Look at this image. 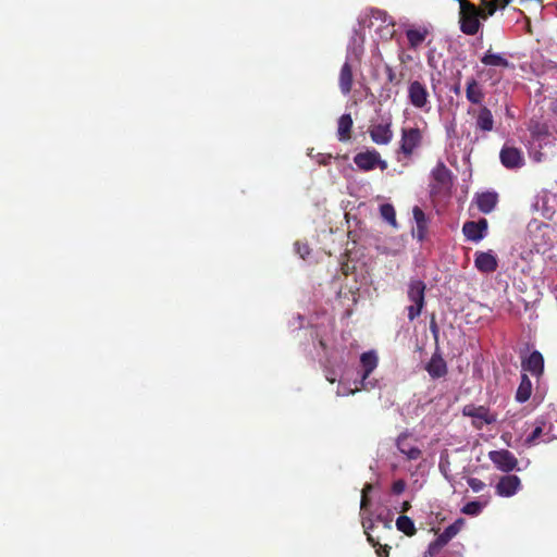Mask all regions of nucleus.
Wrapping results in <instances>:
<instances>
[{
    "instance_id": "obj_1",
    "label": "nucleus",
    "mask_w": 557,
    "mask_h": 557,
    "mask_svg": "<svg viewBox=\"0 0 557 557\" xmlns=\"http://www.w3.org/2000/svg\"><path fill=\"white\" fill-rule=\"evenodd\" d=\"M459 2V24L460 30L469 36L478 34L482 24L480 18L486 20L492 16L496 7L493 3H483V8H478L468 0H457Z\"/></svg>"
},
{
    "instance_id": "obj_2",
    "label": "nucleus",
    "mask_w": 557,
    "mask_h": 557,
    "mask_svg": "<svg viewBox=\"0 0 557 557\" xmlns=\"http://www.w3.org/2000/svg\"><path fill=\"white\" fill-rule=\"evenodd\" d=\"M362 44L363 39L361 37H354L351 39V46L348 48L347 60L343 64L338 77V85L343 95H348L352 88V70L349 63V58L350 55H355L358 59L361 55L363 51Z\"/></svg>"
},
{
    "instance_id": "obj_3",
    "label": "nucleus",
    "mask_w": 557,
    "mask_h": 557,
    "mask_svg": "<svg viewBox=\"0 0 557 557\" xmlns=\"http://www.w3.org/2000/svg\"><path fill=\"white\" fill-rule=\"evenodd\" d=\"M425 288L426 286L421 280H411L408 285L407 296L411 305L407 307V311L410 321H413L421 314L425 305Z\"/></svg>"
},
{
    "instance_id": "obj_4",
    "label": "nucleus",
    "mask_w": 557,
    "mask_h": 557,
    "mask_svg": "<svg viewBox=\"0 0 557 557\" xmlns=\"http://www.w3.org/2000/svg\"><path fill=\"white\" fill-rule=\"evenodd\" d=\"M409 103L419 110L429 112L431 110L430 94L426 86L420 81H412L408 85Z\"/></svg>"
},
{
    "instance_id": "obj_5",
    "label": "nucleus",
    "mask_w": 557,
    "mask_h": 557,
    "mask_svg": "<svg viewBox=\"0 0 557 557\" xmlns=\"http://www.w3.org/2000/svg\"><path fill=\"white\" fill-rule=\"evenodd\" d=\"M354 162L359 170L364 172L372 171L375 168H380L382 171L387 169V162L382 160L380 153L374 149L357 153L354 157Z\"/></svg>"
},
{
    "instance_id": "obj_6",
    "label": "nucleus",
    "mask_w": 557,
    "mask_h": 557,
    "mask_svg": "<svg viewBox=\"0 0 557 557\" xmlns=\"http://www.w3.org/2000/svg\"><path fill=\"white\" fill-rule=\"evenodd\" d=\"M396 447L408 460H418L422 457L418 440L411 434L403 433L396 438Z\"/></svg>"
},
{
    "instance_id": "obj_7",
    "label": "nucleus",
    "mask_w": 557,
    "mask_h": 557,
    "mask_svg": "<svg viewBox=\"0 0 557 557\" xmlns=\"http://www.w3.org/2000/svg\"><path fill=\"white\" fill-rule=\"evenodd\" d=\"M488 458L503 472H510L518 466L517 458L507 449L492 450L488 453Z\"/></svg>"
},
{
    "instance_id": "obj_8",
    "label": "nucleus",
    "mask_w": 557,
    "mask_h": 557,
    "mask_svg": "<svg viewBox=\"0 0 557 557\" xmlns=\"http://www.w3.org/2000/svg\"><path fill=\"white\" fill-rule=\"evenodd\" d=\"M465 416L471 417L476 428H482L484 424H491L496 421L495 414H493L484 406H466L462 410Z\"/></svg>"
},
{
    "instance_id": "obj_9",
    "label": "nucleus",
    "mask_w": 557,
    "mask_h": 557,
    "mask_svg": "<svg viewBox=\"0 0 557 557\" xmlns=\"http://www.w3.org/2000/svg\"><path fill=\"white\" fill-rule=\"evenodd\" d=\"M433 183L431 185L432 193H441L447 190L450 186V172L444 163L440 162L431 172Z\"/></svg>"
},
{
    "instance_id": "obj_10",
    "label": "nucleus",
    "mask_w": 557,
    "mask_h": 557,
    "mask_svg": "<svg viewBox=\"0 0 557 557\" xmlns=\"http://www.w3.org/2000/svg\"><path fill=\"white\" fill-rule=\"evenodd\" d=\"M422 134L419 128H403L400 139L401 152L406 156H410L413 152V150L420 146Z\"/></svg>"
},
{
    "instance_id": "obj_11",
    "label": "nucleus",
    "mask_w": 557,
    "mask_h": 557,
    "mask_svg": "<svg viewBox=\"0 0 557 557\" xmlns=\"http://www.w3.org/2000/svg\"><path fill=\"white\" fill-rule=\"evenodd\" d=\"M502 164L510 170L520 169L524 165V157L520 149L504 146L499 153Z\"/></svg>"
},
{
    "instance_id": "obj_12",
    "label": "nucleus",
    "mask_w": 557,
    "mask_h": 557,
    "mask_svg": "<svg viewBox=\"0 0 557 557\" xmlns=\"http://www.w3.org/2000/svg\"><path fill=\"white\" fill-rule=\"evenodd\" d=\"M474 267L481 273H492L498 267L497 256L492 251H476L474 255Z\"/></svg>"
},
{
    "instance_id": "obj_13",
    "label": "nucleus",
    "mask_w": 557,
    "mask_h": 557,
    "mask_svg": "<svg viewBox=\"0 0 557 557\" xmlns=\"http://www.w3.org/2000/svg\"><path fill=\"white\" fill-rule=\"evenodd\" d=\"M462 233L468 240L479 243L487 234V221L485 219H481L478 222H466L462 226Z\"/></svg>"
},
{
    "instance_id": "obj_14",
    "label": "nucleus",
    "mask_w": 557,
    "mask_h": 557,
    "mask_svg": "<svg viewBox=\"0 0 557 557\" xmlns=\"http://www.w3.org/2000/svg\"><path fill=\"white\" fill-rule=\"evenodd\" d=\"M391 121H383L381 123L374 124L370 127L369 134L373 143L376 145H387L393 139V131H392Z\"/></svg>"
},
{
    "instance_id": "obj_15",
    "label": "nucleus",
    "mask_w": 557,
    "mask_h": 557,
    "mask_svg": "<svg viewBox=\"0 0 557 557\" xmlns=\"http://www.w3.org/2000/svg\"><path fill=\"white\" fill-rule=\"evenodd\" d=\"M495 488L497 495L502 497H511L521 488V481L517 475H505L500 478Z\"/></svg>"
},
{
    "instance_id": "obj_16",
    "label": "nucleus",
    "mask_w": 557,
    "mask_h": 557,
    "mask_svg": "<svg viewBox=\"0 0 557 557\" xmlns=\"http://www.w3.org/2000/svg\"><path fill=\"white\" fill-rule=\"evenodd\" d=\"M430 28L425 25L410 26L405 30L409 47L418 49L430 35Z\"/></svg>"
},
{
    "instance_id": "obj_17",
    "label": "nucleus",
    "mask_w": 557,
    "mask_h": 557,
    "mask_svg": "<svg viewBox=\"0 0 557 557\" xmlns=\"http://www.w3.org/2000/svg\"><path fill=\"white\" fill-rule=\"evenodd\" d=\"M360 363L362 367L361 382L364 388L368 387L367 379L377 367L379 358L374 350L363 352L360 357Z\"/></svg>"
},
{
    "instance_id": "obj_18",
    "label": "nucleus",
    "mask_w": 557,
    "mask_h": 557,
    "mask_svg": "<svg viewBox=\"0 0 557 557\" xmlns=\"http://www.w3.org/2000/svg\"><path fill=\"white\" fill-rule=\"evenodd\" d=\"M425 370L432 379H440L447 374V364L441 354L436 351L425 364Z\"/></svg>"
},
{
    "instance_id": "obj_19",
    "label": "nucleus",
    "mask_w": 557,
    "mask_h": 557,
    "mask_svg": "<svg viewBox=\"0 0 557 557\" xmlns=\"http://www.w3.org/2000/svg\"><path fill=\"white\" fill-rule=\"evenodd\" d=\"M522 369L536 376L542 374L544 369L543 356L539 351L531 352L527 360L522 362Z\"/></svg>"
},
{
    "instance_id": "obj_20",
    "label": "nucleus",
    "mask_w": 557,
    "mask_h": 557,
    "mask_svg": "<svg viewBox=\"0 0 557 557\" xmlns=\"http://www.w3.org/2000/svg\"><path fill=\"white\" fill-rule=\"evenodd\" d=\"M545 423L543 420H536L535 426L531 434L525 438V445L527 446H534L539 444L540 442H549L550 437L545 436L544 434Z\"/></svg>"
},
{
    "instance_id": "obj_21",
    "label": "nucleus",
    "mask_w": 557,
    "mask_h": 557,
    "mask_svg": "<svg viewBox=\"0 0 557 557\" xmlns=\"http://www.w3.org/2000/svg\"><path fill=\"white\" fill-rule=\"evenodd\" d=\"M466 97L467 99L474 104H479L484 99V92L482 90V87L474 78H470L467 82V89H466Z\"/></svg>"
},
{
    "instance_id": "obj_22",
    "label": "nucleus",
    "mask_w": 557,
    "mask_h": 557,
    "mask_svg": "<svg viewBox=\"0 0 557 557\" xmlns=\"http://www.w3.org/2000/svg\"><path fill=\"white\" fill-rule=\"evenodd\" d=\"M413 219L417 225L413 234L418 237L419 240H422L425 236L428 221L423 210L419 207H413L412 209Z\"/></svg>"
},
{
    "instance_id": "obj_23",
    "label": "nucleus",
    "mask_w": 557,
    "mask_h": 557,
    "mask_svg": "<svg viewBox=\"0 0 557 557\" xmlns=\"http://www.w3.org/2000/svg\"><path fill=\"white\" fill-rule=\"evenodd\" d=\"M497 195L495 193H483L476 196V205L481 212L490 213L496 206Z\"/></svg>"
},
{
    "instance_id": "obj_24",
    "label": "nucleus",
    "mask_w": 557,
    "mask_h": 557,
    "mask_svg": "<svg viewBox=\"0 0 557 557\" xmlns=\"http://www.w3.org/2000/svg\"><path fill=\"white\" fill-rule=\"evenodd\" d=\"M494 119L492 112L486 107H482L478 111L476 115V127L483 132H490L493 129Z\"/></svg>"
},
{
    "instance_id": "obj_25",
    "label": "nucleus",
    "mask_w": 557,
    "mask_h": 557,
    "mask_svg": "<svg viewBox=\"0 0 557 557\" xmlns=\"http://www.w3.org/2000/svg\"><path fill=\"white\" fill-rule=\"evenodd\" d=\"M352 127V119L350 114H343L338 119L337 136L341 141H346L350 138V131Z\"/></svg>"
},
{
    "instance_id": "obj_26",
    "label": "nucleus",
    "mask_w": 557,
    "mask_h": 557,
    "mask_svg": "<svg viewBox=\"0 0 557 557\" xmlns=\"http://www.w3.org/2000/svg\"><path fill=\"white\" fill-rule=\"evenodd\" d=\"M532 393V383L527 374L521 375V381L516 393V399L519 403L527 401Z\"/></svg>"
},
{
    "instance_id": "obj_27",
    "label": "nucleus",
    "mask_w": 557,
    "mask_h": 557,
    "mask_svg": "<svg viewBox=\"0 0 557 557\" xmlns=\"http://www.w3.org/2000/svg\"><path fill=\"white\" fill-rule=\"evenodd\" d=\"M529 129L532 138L540 143L545 141L549 136L547 125L540 122H532Z\"/></svg>"
},
{
    "instance_id": "obj_28",
    "label": "nucleus",
    "mask_w": 557,
    "mask_h": 557,
    "mask_svg": "<svg viewBox=\"0 0 557 557\" xmlns=\"http://www.w3.org/2000/svg\"><path fill=\"white\" fill-rule=\"evenodd\" d=\"M396 528L408 536H412L417 531L413 521L407 516H399L397 518Z\"/></svg>"
},
{
    "instance_id": "obj_29",
    "label": "nucleus",
    "mask_w": 557,
    "mask_h": 557,
    "mask_svg": "<svg viewBox=\"0 0 557 557\" xmlns=\"http://www.w3.org/2000/svg\"><path fill=\"white\" fill-rule=\"evenodd\" d=\"M482 63L488 66H507L508 61L498 53L487 51L481 59Z\"/></svg>"
},
{
    "instance_id": "obj_30",
    "label": "nucleus",
    "mask_w": 557,
    "mask_h": 557,
    "mask_svg": "<svg viewBox=\"0 0 557 557\" xmlns=\"http://www.w3.org/2000/svg\"><path fill=\"white\" fill-rule=\"evenodd\" d=\"M363 528L366 529V534H367V539L368 541L371 543V545L373 547H375V553L377 555V557H388V554H389V546L388 545H380L377 541H375L373 539V536L369 533V527L366 525V523H363Z\"/></svg>"
},
{
    "instance_id": "obj_31",
    "label": "nucleus",
    "mask_w": 557,
    "mask_h": 557,
    "mask_svg": "<svg viewBox=\"0 0 557 557\" xmlns=\"http://www.w3.org/2000/svg\"><path fill=\"white\" fill-rule=\"evenodd\" d=\"M381 216L391 225L396 226V212L392 205L384 203L380 207Z\"/></svg>"
},
{
    "instance_id": "obj_32",
    "label": "nucleus",
    "mask_w": 557,
    "mask_h": 557,
    "mask_svg": "<svg viewBox=\"0 0 557 557\" xmlns=\"http://www.w3.org/2000/svg\"><path fill=\"white\" fill-rule=\"evenodd\" d=\"M462 524H463L462 520H458L455 523L450 524L449 527H447L445 529V531L442 534V537L445 541H449L450 539H453L460 531Z\"/></svg>"
},
{
    "instance_id": "obj_33",
    "label": "nucleus",
    "mask_w": 557,
    "mask_h": 557,
    "mask_svg": "<svg viewBox=\"0 0 557 557\" xmlns=\"http://www.w3.org/2000/svg\"><path fill=\"white\" fill-rule=\"evenodd\" d=\"M483 509V505L479 502H470L462 508V512L470 516L479 515Z\"/></svg>"
},
{
    "instance_id": "obj_34",
    "label": "nucleus",
    "mask_w": 557,
    "mask_h": 557,
    "mask_svg": "<svg viewBox=\"0 0 557 557\" xmlns=\"http://www.w3.org/2000/svg\"><path fill=\"white\" fill-rule=\"evenodd\" d=\"M372 20L392 24L391 17L385 12H383L381 10H371V22H370L369 26H373Z\"/></svg>"
},
{
    "instance_id": "obj_35",
    "label": "nucleus",
    "mask_w": 557,
    "mask_h": 557,
    "mask_svg": "<svg viewBox=\"0 0 557 557\" xmlns=\"http://www.w3.org/2000/svg\"><path fill=\"white\" fill-rule=\"evenodd\" d=\"M467 483L474 493H479L485 488V483L478 478H469Z\"/></svg>"
},
{
    "instance_id": "obj_36",
    "label": "nucleus",
    "mask_w": 557,
    "mask_h": 557,
    "mask_svg": "<svg viewBox=\"0 0 557 557\" xmlns=\"http://www.w3.org/2000/svg\"><path fill=\"white\" fill-rule=\"evenodd\" d=\"M406 488V482L404 480H397L392 485V492L396 495L401 494Z\"/></svg>"
},
{
    "instance_id": "obj_37",
    "label": "nucleus",
    "mask_w": 557,
    "mask_h": 557,
    "mask_svg": "<svg viewBox=\"0 0 557 557\" xmlns=\"http://www.w3.org/2000/svg\"><path fill=\"white\" fill-rule=\"evenodd\" d=\"M371 490H372V485L371 484H366L364 487L362 488L361 503H360L361 509H364L367 507V504H368V493Z\"/></svg>"
},
{
    "instance_id": "obj_38",
    "label": "nucleus",
    "mask_w": 557,
    "mask_h": 557,
    "mask_svg": "<svg viewBox=\"0 0 557 557\" xmlns=\"http://www.w3.org/2000/svg\"><path fill=\"white\" fill-rule=\"evenodd\" d=\"M295 248H296L297 253H298L302 259H305V258H306V256H308V255H309V252H310L309 247H308V245H306V244L296 243V244H295Z\"/></svg>"
},
{
    "instance_id": "obj_39",
    "label": "nucleus",
    "mask_w": 557,
    "mask_h": 557,
    "mask_svg": "<svg viewBox=\"0 0 557 557\" xmlns=\"http://www.w3.org/2000/svg\"><path fill=\"white\" fill-rule=\"evenodd\" d=\"M509 2H510V0H493V1H490L488 3H493L497 9V8H505Z\"/></svg>"
},
{
    "instance_id": "obj_40",
    "label": "nucleus",
    "mask_w": 557,
    "mask_h": 557,
    "mask_svg": "<svg viewBox=\"0 0 557 557\" xmlns=\"http://www.w3.org/2000/svg\"><path fill=\"white\" fill-rule=\"evenodd\" d=\"M410 509V503L409 502H404L400 506V511L401 512H406Z\"/></svg>"
},
{
    "instance_id": "obj_41",
    "label": "nucleus",
    "mask_w": 557,
    "mask_h": 557,
    "mask_svg": "<svg viewBox=\"0 0 557 557\" xmlns=\"http://www.w3.org/2000/svg\"><path fill=\"white\" fill-rule=\"evenodd\" d=\"M387 71H388V79L392 82L394 79V73L391 67H388Z\"/></svg>"
},
{
    "instance_id": "obj_42",
    "label": "nucleus",
    "mask_w": 557,
    "mask_h": 557,
    "mask_svg": "<svg viewBox=\"0 0 557 557\" xmlns=\"http://www.w3.org/2000/svg\"><path fill=\"white\" fill-rule=\"evenodd\" d=\"M330 159H331V156H327L321 160V163L326 164Z\"/></svg>"
},
{
    "instance_id": "obj_43",
    "label": "nucleus",
    "mask_w": 557,
    "mask_h": 557,
    "mask_svg": "<svg viewBox=\"0 0 557 557\" xmlns=\"http://www.w3.org/2000/svg\"><path fill=\"white\" fill-rule=\"evenodd\" d=\"M454 90H455V92H459V87H458V86H457V87H455V89H454Z\"/></svg>"
}]
</instances>
